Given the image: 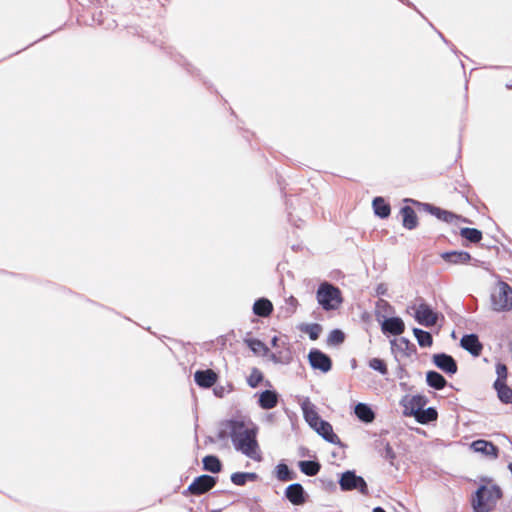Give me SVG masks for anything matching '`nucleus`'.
Returning a JSON list of instances; mask_svg holds the SVG:
<instances>
[{
    "label": "nucleus",
    "mask_w": 512,
    "mask_h": 512,
    "mask_svg": "<svg viewBox=\"0 0 512 512\" xmlns=\"http://www.w3.org/2000/svg\"><path fill=\"white\" fill-rule=\"evenodd\" d=\"M299 468L307 476H315L320 471L321 465L315 461H300Z\"/></svg>",
    "instance_id": "30"
},
{
    "label": "nucleus",
    "mask_w": 512,
    "mask_h": 512,
    "mask_svg": "<svg viewBox=\"0 0 512 512\" xmlns=\"http://www.w3.org/2000/svg\"><path fill=\"white\" fill-rule=\"evenodd\" d=\"M289 313H295L298 307V300L294 296H290L286 299Z\"/></svg>",
    "instance_id": "40"
},
{
    "label": "nucleus",
    "mask_w": 512,
    "mask_h": 512,
    "mask_svg": "<svg viewBox=\"0 0 512 512\" xmlns=\"http://www.w3.org/2000/svg\"><path fill=\"white\" fill-rule=\"evenodd\" d=\"M382 331L392 335H401L405 330V324L399 317L387 318L382 323Z\"/></svg>",
    "instance_id": "15"
},
{
    "label": "nucleus",
    "mask_w": 512,
    "mask_h": 512,
    "mask_svg": "<svg viewBox=\"0 0 512 512\" xmlns=\"http://www.w3.org/2000/svg\"><path fill=\"white\" fill-rule=\"evenodd\" d=\"M304 331L309 335L311 340H317L322 331V328L319 324H311L307 325Z\"/></svg>",
    "instance_id": "37"
},
{
    "label": "nucleus",
    "mask_w": 512,
    "mask_h": 512,
    "mask_svg": "<svg viewBox=\"0 0 512 512\" xmlns=\"http://www.w3.org/2000/svg\"><path fill=\"white\" fill-rule=\"evenodd\" d=\"M355 415L365 423H371L375 419V414L373 410L364 403H358L355 406Z\"/></svg>",
    "instance_id": "21"
},
{
    "label": "nucleus",
    "mask_w": 512,
    "mask_h": 512,
    "mask_svg": "<svg viewBox=\"0 0 512 512\" xmlns=\"http://www.w3.org/2000/svg\"><path fill=\"white\" fill-rule=\"evenodd\" d=\"M441 257L451 264H466L471 259V255L465 251L445 252L441 254Z\"/></svg>",
    "instance_id": "18"
},
{
    "label": "nucleus",
    "mask_w": 512,
    "mask_h": 512,
    "mask_svg": "<svg viewBox=\"0 0 512 512\" xmlns=\"http://www.w3.org/2000/svg\"><path fill=\"white\" fill-rule=\"evenodd\" d=\"M308 360L313 369L327 373L332 368V361L328 355L318 349H312L308 354Z\"/></svg>",
    "instance_id": "8"
},
{
    "label": "nucleus",
    "mask_w": 512,
    "mask_h": 512,
    "mask_svg": "<svg viewBox=\"0 0 512 512\" xmlns=\"http://www.w3.org/2000/svg\"><path fill=\"white\" fill-rule=\"evenodd\" d=\"M369 367L375 371H378L382 375L388 374V367L384 360L380 358H372L369 361Z\"/></svg>",
    "instance_id": "36"
},
{
    "label": "nucleus",
    "mask_w": 512,
    "mask_h": 512,
    "mask_svg": "<svg viewBox=\"0 0 512 512\" xmlns=\"http://www.w3.org/2000/svg\"><path fill=\"white\" fill-rule=\"evenodd\" d=\"M279 401V395L276 391L265 390L260 393L258 404L264 410L273 409L277 406Z\"/></svg>",
    "instance_id": "16"
},
{
    "label": "nucleus",
    "mask_w": 512,
    "mask_h": 512,
    "mask_svg": "<svg viewBox=\"0 0 512 512\" xmlns=\"http://www.w3.org/2000/svg\"><path fill=\"white\" fill-rule=\"evenodd\" d=\"M256 475L254 473L236 472L231 475V481L237 486L245 485L248 479L254 480Z\"/></svg>",
    "instance_id": "32"
},
{
    "label": "nucleus",
    "mask_w": 512,
    "mask_h": 512,
    "mask_svg": "<svg viewBox=\"0 0 512 512\" xmlns=\"http://www.w3.org/2000/svg\"><path fill=\"white\" fill-rule=\"evenodd\" d=\"M413 334H414L415 338L417 339V342H418L419 346H421V347H430V346H432L433 338H432V335L429 332L424 331V330L419 329V328H414L413 329Z\"/></svg>",
    "instance_id": "27"
},
{
    "label": "nucleus",
    "mask_w": 512,
    "mask_h": 512,
    "mask_svg": "<svg viewBox=\"0 0 512 512\" xmlns=\"http://www.w3.org/2000/svg\"><path fill=\"white\" fill-rule=\"evenodd\" d=\"M493 386L501 402L512 404V389L506 383L495 381Z\"/></svg>",
    "instance_id": "20"
},
{
    "label": "nucleus",
    "mask_w": 512,
    "mask_h": 512,
    "mask_svg": "<svg viewBox=\"0 0 512 512\" xmlns=\"http://www.w3.org/2000/svg\"><path fill=\"white\" fill-rule=\"evenodd\" d=\"M339 484L343 491H351L357 489L362 494L368 493V487L365 480L362 477L357 476L352 471H346L345 473H343L340 478Z\"/></svg>",
    "instance_id": "6"
},
{
    "label": "nucleus",
    "mask_w": 512,
    "mask_h": 512,
    "mask_svg": "<svg viewBox=\"0 0 512 512\" xmlns=\"http://www.w3.org/2000/svg\"><path fill=\"white\" fill-rule=\"evenodd\" d=\"M496 373L498 375L496 381H500L501 383H506L508 376V369L505 364L498 363L496 366Z\"/></svg>",
    "instance_id": "38"
},
{
    "label": "nucleus",
    "mask_w": 512,
    "mask_h": 512,
    "mask_svg": "<svg viewBox=\"0 0 512 512\" xmlns=\"http://www.w3.org/2000/svg\"><path fill=\"white\" fill-rule=\"evenodd\" d=\"M211 512H220V510H212Z\"/></svg>",
    "instance_id": "45"
},
{
    "label": "nucleus",
    "mask_w": 512,
    "mask_h": 512,
    "mask_svg": "<svg viewBox=\"0 0 512 512\" xmlns=\"http://www.w3.org/2000/svg\"><path fill=\"white\" fill-rule=\"evenodd\" d=\"M203 469L211 473H219L222 471L223 465L220 459L215 455H207L202 459Z\"/></svg>",
    "instance_id": "22"
},
{
    "label": "nucleus",
    "mask_w": 512,
    "mask_h": 512,
    "mask_svg": "<svg viewBox=\"0 0 512 512\" xmlns=\"http://www.w3.org/2000/svg\"><path fill=\"white\" fill-rule=\"evenodd\" d=\"M302 408H303V414H304L305 420L308 422V424L311 427L317 426V423H318V421L321 420V418L318 415L315 408L308 404L303 405Z\"/></svg>",
    "instance_id": "28"
},
{
    "label": "nucleus",
    "mask_w": 512,
    "mask_h": 512,
    "mask_svg": "<svg viewBox=\"0 0 512 512\" xmlns=\"http://www.w3.org/2000/svg\"><path fill=\"white\" fill-rule=\"evenodd\" d=\"M502 496L503 493L500 487L489 481L488 484L481 485L472 496V508L474 512H491Z\"/></svg>",
    "instance_id": "2"
},
{
    "label": "nucleus",
    "mask_w": 512,
    "mask_h": 512,
    "mask_svg": "<svg viewBox=\"0 0 512 512\" xmlns=\"http://www.w3.org/2000/svg\"><path fill=\"white\" fill-rule=\"evenodd\" d=\"M402 224L406 229L412 230L418 225V218L415 210L410 206H404L400 210Z\"/></svg>",
    "instance_id": "17"
},
{
    "label": "nucleus",
    "mask_w": 512,
    "mask_h": 512,
    "mask_svg": "<svg viewBox=\"0 0 512 512\" xmlns=\"http://www.w3.org/2000/svg\"><path fill=\"white\" fill-rule=\"evenodd\" d=\"M317 300L323 309L334 310L337 309L342 302L341 292L337 287L325 282L318 288Z\"/></svg>",
    "instance_id": "3"
},
{
    "label": "nucleus",
    "mask_w": 512,
    "mask_h": 512,
    "mask_svg": "<svg viewBox=\"0 0 512 512\" xmlns=\"http://www.w3.org/2000/svg\"><path fill=\"white\" fill-rule=\"evenodd\" d=\"M217 484V478L203 474L196 477L183 492V495L200 496L212 490Z\"/></svg>",
    "instance_id": "5"
},
{
    "label": "nucleus",
    "mask_w": 512,
    "mask_h": 512,
    "mask_svg": "<svg viewBox=\"0 0 512 512\" xmlns=\"http://www.w3.org/2000/svg\"><path fill=\"white\" fill-rule=\"evenodd\" d=\"M428 211L438 219L447 223H453L454 221L459 219L458 215L450 211L443 210L439 207L428 205Z\"/></svg>",
    "instance_id": "23"
},
{
    "label": "nucleus",
    "mask_w": 512,
    "mask_h": 512,
    "mask_svg": "<svg viewBox=\"0 0 512 512\" xmlns=\"http://www.w3.org/2000/svg\"><path fill=\"white\" fill-rule=\"evenodd\" d=\"M385 452L386 458H388L390 461H393L395 459V453L389 444L386 445Z\"/></svg>",
    "instance_id": "41"
},
{
    "label": "nucleus",
    "mask_w": 512,
    "mask_h": 512,
    "mask_svg": "<svg viewBox=\"0 0 512 512\" xmlns=\"http://www.w3.org/2000/svg\"><path fill=\"white\" fill-rule=\"evenodd\" d=\"M312 428L326 441L332 444H337L340 442L339 437L333 432L332 425L329 422L321 419L318 421L317 426Z\"/></svg>",
    "instance_id": "12"
},
{
    "label": "nucleus",
    "mask_w": 512,
    "mask_h": 512,
    "mask_svg": "<svg viewBox=\"0 0 512 512\" xmlns=\"http://www.w3.org/2000/svg\"><path fill=\"white\" fill-rule=\"evenodd\" d=\"M344 341V333L340 330H333L329 335L331 344H340Z\"/></svg>",
    "instance_id": "39"
},
{
    "label": "nucleus",
    "mask_w": 512,
    "mask_h": 512,
    "mask_svg": "<svg viewBox=\"0 0 512 512\" xmlns=\"http://www.w3.org/2000/svg\"><path fill=\"white\" fill-rule=\"evenodd\" d=\"M373 512H386V511L381 507H376L373 509Z\"/></svg>",
    "instance_id": "42"
},
{
    "label": "nucleus",
    "mask_w": 512,
    "mask_h": 512,
    "mask_svg": "<svg viewBox=\"0 0 512 512\" xmlns=\"http://www.w3.org/2000/svg\"><path fill=\"white\" fill-rule=\"evenodd\" d=\"M230 437L236 450L255 461L262 459L255 429L247 428L243 422L232 421Z\"/></svg>",
    "instance_id": "1"
},
{
    "label": "nucleus",
    "mask_w": 512,
    "mask_h": 512,
    "mask_svg": "<svg viewBox=\"0 0 512 512\" xmlns=\"http://www.w3.org/2000/svg\"><path fill=\"white\" fill-rule=\"evenodd\" d=\"M471 448L475 452L482 453L486 456H489L491 458H497L499 449L496 445H494L490 441L486 440H476L471 444Z\"/></svg>",
    "instance_id": "14"
},
{
    "label": "nucleus",
    "mask_w": 512,
    "mask_h": 512,
    "mask_svg": "<svg viewBox=\"0 0 512 512\" xmlns=\"http://www.w3.org/2000/svg\"><path fill=\"white\" fill-rule=\"evenodd\" d=\"M372 205L375 214L381 218H387L391 213L390 205L382 197H376Z\"/></svg>",
    "instance_id": "25"
},
{
    "label": "nucleus",
    "mask_w": 512,
    "mask_h": 512,
    "mask_svg": "<svg viewBox=\"0 0 512 512\" xmlns=\"http://www.w3.org/2000/svg\"><path fill=\"white\" fill-rule=\"evenodd\" d=\"M263 378L264 376L261 370L254 367L247 378V383L251 388H256L263 381Z\"/></svg>",
    "instance_id": "33"
},
{
    "label": "nucleus",
    "mask_w": 512,
    "mask_h": 512,
    "mask_svg": "<svg viewBox=\"0 0 512 512\" xmlns=\"http://www.w3.org/2000/svg\"><path fill=\"white\" fill-rule=\"evenodd\" d=\"M245 342L254 353L266 354L269 350L268 347L259 339H247Z\"/></svg>",
    "instance_id": "34"
},
{
    "label": "nucleus",
    "mask_w": 512,
    "mask_h": 512,
    "mask_svg": "<svg viewBox=\"0 0 512 512\" xmlns=\"http://www.w3.org/2000/svg\"><path fill=\"white\" fill-rule=\"evenodd\" d=\"M285 496L293 505H302L306 501L304 489L299 483L289 485L285 490Z\"/></svg>",
    "instance_id": "11"
},
{
    "label": "nucleus",
    "mask_w": 512,
    "mask_h": 512,
    "mask_svg": "<svg viewBox=\"0 0 512 512\" xmlns=\"http://www.w3.org/2000/svg\"><path fill=\"white\" fill-rule=\"evenodd\" d=\"M401 341H402V342H404V343H406V344L408 343V340H406V339H404V338H402V339H401Z\"/></svg>",
    "instance_id": "44"
},
{
    "label": "nucleus",
    "mask_w": 512,
    "mask_h": 512,
    "mask_svg": "<svg viewBox=\"0 0 512 512\" xmlns=\"http://www.w3.org/2000/svg\"><path fill=\"white\" fill-rule=\"evenodd\" d=\"M415 320L426 327H431L437 324L439 314L435 312L428 304L420 303L415 308Z\"/></svg>",
    "instance_id": "7"
},
{
    "label": "nucleus",
    "mask_w": 512,
    "mask_h": 512,
    "mask_svg": "<svg viewBox=\"0 0 512 512\" xmlns=\"http://www.w3.org/2000/svg\"><path fill=\"white\" fill-rule=\"evenodd\" d=\"M433 363L443 372L453 375L457 372L458 366L454 358L445 353L433 355Z\"/></svg>",
    "instance_id": "9"
},
{
    "label": "nucleus",
    "mask_w": 512,
    "mask_h": 512,
    "mask_svg": "<svg viewBox=\"0 0 512 512\" xmlns=\"http://www.w3.org/2000/svg\"><path fill=\"white\" fill-rule=\"evenodd\" d=\"M218 374L212 369L197 370L194 380L199 387L210 388L218 381Z\"/></svg>",
    "instance_id": "10"
},
{
    "label": "nucleus",
    "mask_w": 512,
    "mask_h": 512,
    "mask_svg": "<svg viewBox=\"0 0 512 512\" xmlns=\"http://www.w3.org/2000/svg\"><path fill=\"white\" fill-rule=\"evenodd\" d=\"M460 235L471 243H479L482 240V232L476 228H462Z\"/></svg>",
    "instance_id": "29"
},
{
    "label": "nucleus",
    "mask_w": 512,
    "mask_h": 512,
    "mask_svg": "<svg viewBox=\"0 0 512 512\" xmlns=\"http://www.w3.org/2000/svg\"><path fill=\"white\" fill-rule=\"evenodd\" d=\"M492 308L495 311L512 309V287L506 282H499L491 295Z\"/></svg>",
    "instance_id": "4"
},
{
    "label": "nucleus",
    "mask_w": 512,
    "mask_h": 512,
    "mask_svg": "<svg viewBox=\"0 0 512 512\" xmlns=\"http://www.w3.org/2000/svg\"><path fill=\"white\" fill-rule=\"evenodd\" d=\"M426 401L423 396H413L409 399L406 409H410V414L414 415L415 412L421 411Z\"/></svg>",
    "instance_id": "31"
},
{
    "label": "nucleus",
    "mask_w": 512,
    "mask_h": 512,
    "mask_svg": "<svg viewBox=\"0 0 512 512\" xmlns=\"http://www.w3.org/2000/svg\"><path fill=\"white\" fill-rule=\"evenodd\" d=\"M426 381L430 387L436 390H441L447 385L446 379L436 371H428Z\"/></svg>",
    "instance_id": "24"
},
{
    "label": "nucleus",
    "mask_w": 512,
    "mask_h": 512,
    "mask_svg": "<svg viewBox=\"0 0 512 512\" xmlns=\"http://www.w3.org/2000/svg\"><path fill=\"white\" fill-rule=\"evenodd\" d=\"M273 311V305L270 300L261 298L255 301L253 305V312L260 317H268Z\"/></svg>",
    "instance_id": "19"
},
{
    "label": "nucleus",
    "mask_w": 512,
    "mask_h": 512,
    "mask_svg": "<svg viewBox=\"0 0 512 512\" xmlns=\"http://www.w3.org/2000/svg\"><path fill=\"white\" fill-rule=\"evenodd\" d=\"M277 340H278L277 337H274L273 340H272V344L276 345Z\"/></svg>",
    "instance_id": "43"
},
{
    "label": "nucleus",
    "mask_w": 512,
    "mask_h": 512,
    "mask_svg": "<svg viewBox=\"0 0 512 512\" xmlns=\"http://www.w3.org/2000/svg\"><path fill=\"white\" fill-rule=\"evenodd\" d=\"M460 343L461 346L473 356H480L483 346L475 334L463 336Z\"/></svg>",
    "instance_id": "13"
},
{
    "label": "nucleus",
    "mask_w": 512,
    "mask_h": 512,
    "mask_svg": "<svg viewBox=\"0 0 512 512\" xmlns=\"http://www.w3.org/2000/svg\"><path fill=\"white\" fill-rule=\"evenodd\" d=\"M276 476L280 481L286 482L293 479V474L286 464H279L276 467Z\"/></svg>",
    "instance_id": "35"
},
{
    "label": "nucleus",
    "mask_w": 512,
    "mask_h": 512,
    "mask_svg": "<svg viewBox=\"0 0 512 512\" xmlns=\"http://www.w3.org/2000/svg\"><path fill=\"white\" fill-rule=\"evenodd\" d=\"M414 417L416 420L421 424H427L429 422L435 421L438 417V413L435 408H427L423 409L421 411L415 412Z\"/></svg>",
    "instance_id": "26"
}]
</instances>
